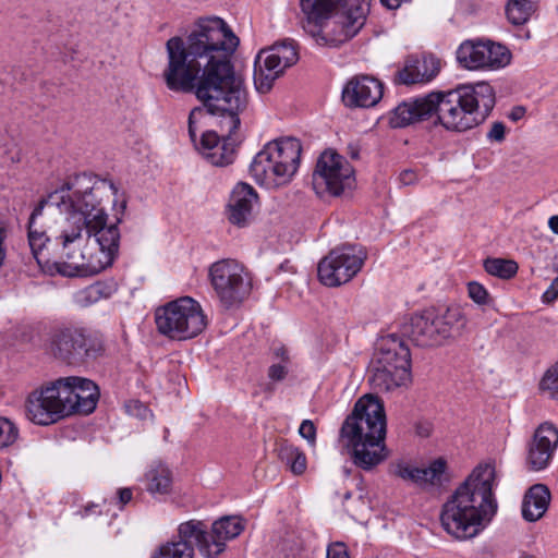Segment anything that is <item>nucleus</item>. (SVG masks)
Returning <instances> with one entry per match:
<instances>
[{
    "instance_id": "18",
    "label": "nucleus",
    "mask_w": 558,
    "mask_h": 558,
    "mask_svg": "<svg viewBox=\"0 0 558 558\" xmlns=\"http://www.w3.org/2000/svg\"><path fill=\"white\" fill-rule=\"evenodd\" d=\"M558 449V428L550 422L539 424L526 444L525 465L530 471L547 469Z\"/></svg>"
},
{
    "instance_id": "12",
    "label": "nucleus",
    "mask_w": 558,
    "mask_h": 558,
    "mask_svg": "<svg viewBox=\"0 0 558 558\" xmlns=\"http://www.w3.org/2000/svg\"><path fill=\"white\" fill-rule=\"evenodd\" d=\"M155 323L159 333L182 341L202 333L207 326V318L197 301L182 296L158 307Z\"/></svg>"
},
{
    "instance_id": "39",
    "label": "nucleus",
    "mask_w": 558,
    "mask_h": 558,
    "mask_svg": "<svg viewBox=\"0 0 558 558\" xmlns=\"http://www.w3.org/2000/svg\"><path fill=\"white\" fill-rule=\"evenodd\" d=\"M351 498H352V493L347 492L343 495V506L348 513H350L352 517H355V514H357V512L361 509H363L367 506V500H366V497L364 494V489L362 487H359V494H357L355 500L353 501V504L348 502L349 499H351Z\"/></svg>"
},
{
    "instance_id": "19",
    "label": "nucleus",
    "mask_w": 558,
    "mask_h": 558,
    "mask_svg": "<svg viewBox=\"0 0 558 558\" xmlns=\"http://www.w3.org/2000/svg\"><path fill=\"white\" fill-rule=\"evenodd\" d=\"M383 97V84L375 77L360 75L351 78L342 90V101L345 106L369 108Z\"/></svg>"
},
{
    "instance_id": "33",
    "label": "nucleus",
    "mask_w": 558,
    "mask_h": 558,
    "mask_svg": "<svg viewBox=\"0 0 558 558\" xmlns=\"http://www.w3.org/2000/svg\"><path fill=\"white\" fill-rule=\"evenodd\" d=\"M484 269L492 276L508 280L517 275L519 266L512 259L486 258Z\"/></svg>"
},
{
    "instance_id": "46",
    "label": "nucleus",
    "mask_w": 558,
    "mask_h": 558,
    "mask_svg": "<svg viewBox=\"0 0 558 558\" xmlns=\"http://www.w3.org/2000/svg\"><path fill=\"white\" fill-rule=\"evenodd\" d=\"M119 502L124 506L131 501L133 493L131 488H120L117 492Z\"/></svg>"
},
{
    "instance_id": "5",
    "label": "nucleus",
    "mask_w": 558,
    "mask_h": 558,
    "mask_svg": "<svg viewBox=\"0 0 558 558\" xmlns=\"http://www.w3.org/2000/svg\"><path fill=\"white\" fill-rule=\"evenodd\" d=\"M99 390L87 378H59L33 391L26 403L27 417L38 425H50L72 414H89L98 402Z\"/></svg>"
},
{
    "instance_id": "48",
    "label": "nucleus",
    "mask_w": 558,
    "mask_h": 558,
    "mask_svg": "<svg viewBox=\"0 0 558 558\" xmlns=\"http://www.w3.org/2000/svg\"><path fill=\"white\" fill-rule=\"evenodd\" d=\"M400 182L404 185H410L415 182L416 174L411 170H405L400 174Z\"/></svg>"
},
{
    "instance_id": "8",
    "label": "nucleus",
    "mask_w": 558,
    "mask_h": 558,
    "mask_svg": "<svg viewBox=\"0 0 558 558\" xmlns=\"http://www.w3.org/2000/svg\"><path fill=\"white\" fill-rule=\"evenodd\" d=\"M433 113L449 131L464 132L482 123L493 110L496 98L486 82L462 85L447 93H430Z\"/></svg>"
},
{
    "instance_id": "49",
    "label": "nucleus",
    "mask_w": 558,
    "mask_h": 558,
    "mask_svg": "<svg viewBox=\"0 0 558 558\" xmlns=\"http://www.w3.org/2000/svg\"><path fill=\"white\" fill-rule=\"evenodd\" d=\"M548 226L554 233L558 234V216L550 217Z\"/></svg>"
},
{
    "instance_id": "14",
    "label": "nucleus",
    "mask_w": 558,
    "mask_h": 558,
    "mask_svg": "<svg viewBox=\"0 0 558 558\" xmlns=\"http://www.w3.org/2000/svg\"><path fill=\"white\" fill-rule=\"evenodd\" d=\"M366 258L367 254L362 246H337L318 263V279L326 287L344 284L356 276Z\"/></svg>"
},
{
    "instance_id": "28",
    "label": "nucleus",
    "mask_w": 558,
    "mask_h": 558,
    "mask_svg": "<svg viewBox=\"0 0 558 558\" xmlns=\"http://www.w3.org/2000/svg\"><path fill=\"white\" fill-rule=\"evenodd\" d=\"M146 489L150 494L166 495L171 492V471L163 464L151 466L146 473Z\"/></svg>"
},
{
    "instance_id": "16",
    "label": "nucleus",
    "mask_w": 558,
    "mask_h": 558,
    "mask_svg": "<svg viewBox=\"0 0 558 558\" xmlns=\"http://www.w3.org/2000/svg\"><path fill=\"white\" fill-rule=\"evenodd\" d=\"M354 182V170L343 156L331 150L319 156L313 173V186L317 194L339 196L345 190H351Z\"/></svg>"
},
{
    "instance_id": "50",
    "label": "nucleus",
    "mask_w": 558,
    "mask_h": 558,
    "mask_svg": "<svg viewBox=\"0 0 558 558\" xmlns=\"http://www.w3.org/2000/svg\"><path fill=\"white\" fill-rule=\"evenodd\" d=\"M380 1L388 9H397L401 3V0H380Z\"/></svg>"
},
{
    "instance_id": "41",
    "label": "nucleus",
    "mask_w": 558,
    "mask_h": 558,
    "mask_svg": "<svg viewBox=\"0 0 558 558\" xmlns=\"http://www.w3.org/2000/svg\"><path fill=\"white\" fill-rule=\"evenodd\" d=\"M299 434L314 446L316 442V427L311 420H304L299 428Z\"/></svg>"
},
{
    "instance_id": "7",
    "label": "nucleus",
    "mask_w": 558,
    "mask_h": 558,
    "mask_svg": "<svg viewBox=\"0 0 558 558\" xmlns=\"http://www.w3.org/2000/svg\"><path fill=\"white\" fill-rule=\"evenodd\" d=\"M90 181V174H77L41 198L33 209L27 221V242L39 265L51 260L48 244L56 235L51 221L60 225L62 217L84 201V192H88Z\"/></svg>"
},
{
    "instance_id": "54",
    "label": "nucleus",
    "mask_w": 558,
    "mask_h": 558,
    "mask_svg": "<svg viewBox=\"0 0 558 558\" xmlns=\"http://www.w3.org/2000/svg\"><path fill=\"white\" fill-rule=\"evenodd\" d=\"M125 207H126V203H125V202H123V203H122V205H121V209H122V211L125 209Z\"/></svg>"
},
{
    "instance_id": "45",
    "label": "nucleus",
    "mask_w": 558,
    "mask_h": 558,
    "mask_svg": "<svg viewBox=\"0 0 558 558\" xmlns=\"http://www.w3.org/2000/svg\"><path fill=\"white\" fill-rule=\"evenodd\" d=\"M558 299V276L551 281L548 289L543 294V302L551 303Z\"/></svg>"
},
{
    "instance_id": "15",
    "label": "nucleus",
    "mask_w": 558,
    "mask_h": 558,
    "mask_svg": "<svg viewBox=\"0 0 558 558\" xmlns=\"http://www.w3.org/2000/svg\"><path fill=\"white\" fill-rule=\"evenodd\" d=\"M299 60L296 45L283 39L262 50L254 64V84L259 93H268L283 71Z\"/></svg>"
},
{
    "instance_id": "22",
    "label": "nucleus",
    "mask_w": 558,
    "mask_h": 558,
    "mask_svg": "<svg viewBox=\"0 0 558 558\" xmlns=\"http://www.w3.org/2000/svg\"><path fill=\"white\" fill-rule=\"evenodd\" d=\"M440 71V61L434 56L409 57L404 66L396 73L395 82L412 85L432 81Z\"/></svg>"
},
{
    "instance_id": "2",
    "label": "nucleus",
    "mask_w": 558,
    "mask_h": 558,
    "mask_svg": "<svg viewBox=\"0 0 558 558\" xmlns=\"http://www.w3.org/2000/svg\"><path fill=\"white\" fill-rule=\"evenodd\" d=\"M117 192L111 181L92 175L84 201L62 217L54 235L58 250L53 262L60 274L86 277L112 265L119 252L121 218L107 225L102 202Z\"/></svg>"
},
{
    "instance_id": "34",
    "label": "nucleus",
    "mask_w": 558,
    "mask_h": 558,
    "mask_svg": "<svg viewBox=\"0 0 558 558\" xmlns=\"http://www.w3.org/2000/svg\"><path fill=\"white\" fill-rule=\"evenodd\" d=\"M244 526L240 517H223L213 523V531L225 543L240 535Z\"/></svg>"
},
{
    "instance_id": "3",
    "label": "nucleus",
    "mask_w": 558,
    "mask_h": 558,
    "mask_svg": "<svg viewBox=\"0 0 558 558\" xmlns=\"http://www.w3.org/2000/svg\"><path fill=\"white\" fill-rule=\"evenodd\" d=\"M492 464H480L445 502L440 513L442 527L458 539L474 537L497 511Z\"/></svg>"
},
{
    "instance_id": "20",
    "label": "nucleus",
    "mask_w": 558,
    "mask_h": 558,
    "mask_svg": "<svg viewBox=\"0 0 558 558\" xmlns=\"http://www.w3.org/2000/svg\"><path fill=\"white\" fill-rule=\"evenodd\" d=\"M258 195L256 191L247 183L240 182L232 190L228 205V220L239 227L247 226L253 216V208L257 204Z\"/></svg>"
},
{
    "instance_id": "40",
    "label": "nucleus",
    "mask_w": 558,
    "mask_h": 558,
    "mask_svg": "<svg viewBox=\"0 0 558 558\" xmlns=\"http://www.w3.org/2000/svg\"><path fill=\"white\" fill-rule=\"evenodd\" d=\"M415 471H417V468H412L403 462H399L390 466V473L392 475L417 484Z\"/></svg>"
},
{
    "instance_id": "30",
    "label": "nucleus",
    "mask_w": 558,
    "mask_h": 558,
    "mask_svg": "<svg viewBox=\"0 0 558 558\" xmlns=\"http://www.w3.org/2000/svg\"><path fill=\"white\" fill-rule=\"evenodd\" d=\"M194 547L191 538L187 539L180 534L178 529V539L168 542L160 546L154 558H193Z\"/></svg>"
},
{
    "instance_id": "44",
    "label": "nucleus",
    "mask_w": 558,
    "mask_h": 558,
    "mask_svg": "<svg viewBox=\"0 0 558 558\" xmlns=\"http://www.w3.org/2000/svg\"><path fill=\"white\" fill-rule=\"evenodd\" d=\"M326 558H349L345 545L336 543L328 547Z\"/></svg>"
},
{
    "instance_id": "43",
    "label": "nucleus",
    "mask_w": 558,
    "mask_h": 558,
    "mask_svg": "<svg viewBox=\"0 0 558 558\" xmlns=\"http://www.w3.org/2000/svg\"><path fill=\"white\" fill-rule=\"evenodd\" d=\"M505 131L506 126L502 122H495L487 133V137L490 141L501 142L505 138Z\"/></svg>"
},
{
    "instance_id": "17",
    "label": "nucleus",
    "mask_w": 558,
    "mask_h": 558,
    "mask_svg": "<svg viewBox=\"0 0 558 558\" xmlns=\"http://www.w3.org/2000/svg\"><path fill=\"white\" fill-rule=\"evenodd\" d=\"M511 53L500 44L490 40H465L457 50V60L465 69L496 70L509 64Z\"/></svg>"
},
{
    "instance_id": "11",
    "label": "nucleus",
    "mask_w": 558,
    "mask_h": 558,
    "mask_svg": "<svg viewBox=\"0 0 558 558\" xmlns=\"http://www.w3.org/2000/svg\"><path fill=\"white\" fill-rule=\"evenodd\" d=\"M466 323V316L459 306H449L442 313L429 308L413 314L403 326V335L417 347H436L460 336Z\"/></svg>"
},
{
    "instance_id": "10",
    "label": "nucleus",
    "mask_w": 558,
    "mask_h": 558,
    "mask_svg": "<svg viewBox=\"0 0 558 558\" xmlns=\"http://www.w3.org/2000/svg\"><path fill=\"white\" fill-rule=\"evenodd\" d=\"M41 350L61 363L81 366L99 356L104 347L85 328L57 324L45 328Z\"/></svg>"
},
{
    "instance_id": "36",
    "label": "nucleus",
    "mask_w": 558,
    "mask_h": 558,
    "mask_svg": "<svg viewBox=\"0 0 558 558\" xmlns=\"http://www.w3.org/2000/svg\"><path fill=\"white\" fill-rule=\"evenodd\" d=\"M19 436L16 426L8 418L0 417V449L15 442Z\"/></svg>"
},
{
    "instance_id": "37",
    "label": "nucleus",
    "mask_w": 558,
    "mask_h": 558,
    "mask_svg": "<svg viewBox=\"0 0 558 558\" xmlns=\"http://www.w3.org/2000/svg\"><path fill=\"white\" fill-rule=\"evenodd\" d=\"M539 386L542 390L548 391L551 398L558 400V363L546 371Z\"/></svg>"
},
{
    "instance_id": "53",
    "label": "nucleus",
    "mask_w": 558,
    "mask_h": 558,
    "mask_svg": "<svg viewBox=\"0 0 558 558\" xmlns=\"http://www.w3.org/2000/svg\"><path fill=\"white\" fill-rule=\"evenodd\" d=\"M520 558H537L534 555L523 554Z\"/></svg>"
},
{
    "instance_id": "35",
    "label": "nucleus",
    "mask_w": 558,
    "mask_h": 558,
    "mask_svg": "<svg viewBox=\"0 0 558 558\" xmlns=\"http://www.w3.org/2000/svg\"><path fill=\"white\" fill-rule=\"evenodd\" d=\"M446 471V461L441 458L433 461L427 468H417V484H436Z\"/></svg>"
},
{
    "instance_id": "51",
    "label": "nucleus",
    "mask_w": 558,
    "mask_h": 558,
    "mask_svg": "<svg viewBox=\"0 0 558 558\" xmlns=\"http://www.w3.org/2000/svg\"><path fill=\"white\" fill-rule=\"evenodd\" d=\"M524 113V110L523 108H517L512 113H511V118L513 120H518L520 119Z\"/></svg>"
},
{
    "instance_id": "21",
    "label": "nucleus",
    "mask_w": 558,
    "mask_h": 558,
    "mask_svg": "<svg viewBox=\"0 0 558 558\" xmlns=\"http://www.w3.org/2000/svg\"><path fill=\"white\" fill-rule=\"evenodd\" d=\"M180 534L187 539L191 538L193 547L196 546L206 558H216L226 547V543L219 539L213 530L208 532L202 521L191 520L181 523Z\"/></svg>"
},
{
    "instance_id": "32",
    "label": "nucleus",
    "mask_w": 558,
    "mask_h": 558,
    "mask_svg": "<svg viewBox=\"0 0 558 558\" xmlns=\"http://www.w3.org/2000/svg\"><path fill=\"white\" fill-rule=\"evenodd\" d=\"M534 12V5L531 0H509L506 7V14L509 22L513 25H523Z\"/></svg>"
},
{
    "instance_id": "52",
    "label": "nucleus",
    "mask_w": 558,
    "mask_h": 558,
    "mask_svg": "<svg viewBox=\"0 0 558 558\" xmlns=\"http://www.w3.org/2000/svg\"><path fill=\"white\" fill-rule=\"evenodd\" d=\"M554 269L558 272V255L555 257Z\"/></svg>"
},
{
    "instance_id": "26",
    "label": "nucleus",
    "mask_w": 558,
    "mask_h": 558,
    "mask_svg": "<svg viewBox=\"0 0 558 558\" xmlns=\"http://www.w3.org/2000/svg\"><path fill=\"white\" fill-rule=\"evenodd\" d=\"M550 502V492L544 484L531 486L524 495L522 502V517L529 522L543 518Z\"/></svg>"
},
{
    "instance_id": "6",
    "label": "nucleus",
    "mask_w": 558,
    "mask_h": 558,
    "mask_svg": "<svg viewBox=\"0 0 558 558\" xmlns=\"http://www.w3.org/2000/svg\"><path fill=\"white\" fill-rule=\"evenodd\" d=\"M303 28L319 46L337 47L363 27L367 0H301Z\"/></svg>"
},
{
    "instance_id": "1",
    "label": "nucleus",
    "mask_w": 558,
    "mask_h": 558,
    "mask_svg": "<svg viewBox=\"0 0 558 558\" xmlns=\"http://www.w3.org/2000/svg\"><path fill=\"white\" fill-rule=\"evenodd\" d=\"M239 38L220 17L201 19L186 38L171 37L166 44L168 65L163 71L167 87L173 92L192 93L204 108L195 107L189 114V134L194 142L195 124L205 110L220 118L222 140L233 137L241 124L240 113L248 104L243 80L234 72L231 56Z\"/></svg>"
},
{
    "instance_id": "13",
    "label": "nucleus",
    "mask_w": 558,
    "mask_h": 558,
    "mask_svg": "<svg viewBox=\"0 0 558 558\" xmlns=\"http://www.w3.org/2000/svg\"><path fill=\"white\" fill-rule=\"evenodd\" d=\"M210 284L226 308L241 304L251 292V279L234 259H221L209 267Z\"/></svg>"
},
{
    "instance_id": "47",
    "label": "nucleus",
    "mask_w": 558,
    "mask_h": 558,
    "mask_svg": "<svg viewBox=\"0 0 558 558\" xmlns=\"http://www.w3.org/2000/svg\"><path fill=\"white\" fill-rule=\"evenodd\" d=\"M274 354L276 357L281 360V363L288 364L290 362L289 352L286 347L280 345L274 349Z\"/></svg>"
},
{
    "instance_id": "4",
    "label": "nucleus",
    "mask_w": 558,
    "mask_h": 558,
    "mask_svg": "<svg viewBox=\"0 0 558 558\" xmlns=\"http://www.w3.org/2000/svg\"><path fill=\"white\" fill-rule=\"evenodd\" d=\"M340 438L353 464L372 471L389 456L385 445L386 413L381 400L373 395L361 397L344 420Z\"/></svg>"
},
{
    "instance_id": "27",
    "label": "nucleus",
    "mask_w": 558,
    "mask_h": 558,
    "mask_svg": "<svg viewBox=\"0 0 558 558\" xmlns=\"http://www.w3.org/2000/svg\"><path fill=\"white\" fill-rule=\"evenodd\" d=\"M410 376L411 373H398L393 368L373 362L368 383L375 390L387 392L405 385Z\"/></svg>"
},
{
    "instance_id": "42",
    "label": "nucleus",
    "mask_w": 558,
    "mask_h": 558,
    "mask_svg": "<svg viewBox=\"0 0 558 558\" xmlns=\"http://www.w3.org/2000/svg\"><path fill=\"white\" fill-rule=\"evenodd\" d=\"M288 374L287 364L277 363L272 364L268 368V377L274 381H281Z\"/></svg>"
},
{
    "instance_id": "25",
    "label": "nucleus",
    "mask_w": 558,
    "mask_h": 558,
    "mask_svg": "<svg viewBox=\"0 0 558 558\" xmlns=\"http://www.w3.org/2000/svg\"><path fill=\"white\" fill-rule=\"evenodd\" d=\"M235 142L222 140L216 131L203 133L201 138V151L214 166H227L234 159Z\"/></svg>"
},
{
    "instance_id": "38",
    "label": "nucleus",
    "mask_w": 558,
    "mask_h": 558,
    "mask_svg": "<svg viewBox=\"0 0 558 558\" xmlns=\"http://www.w3.org/2000/svg\"><path fill=\"white\" fill-rule=\"evenodd\" d=\"M468 294L474 303L481 306L487 305L492 301L486 288L477 281L468 283Z\"/></svg>"
},
{
    "instance_id": "23",
    "label": "nucleus",
    "mask_w": 558,
    "mask_h": 558,
    "mask_svg": "<svg viewBox=\"0 0 558 558\" xmlns=\"http://www.w3.org/2000/svg\"><path fill=\"white\" fill-rule=\"evenodd\" d=\"M373 362L393 368L398 373H410V349L397 336H388L379 342Z\"/></svg>"
},
{
    "instance_id": "31",
    "label": "nucleus",
    "mask_w": 558,
    "mask_h": 558,
    "mask_svg": "<svg viewBox=\"0 0 558 558\" xmlns=\"http://www.w3.org/2000/svg\"><path fill=\"white\" fill-rule=\"evenodd\" d=\"M280 460L284 462L295 475L303 474L306 470V457L296 447L290 444H281L278 453Z\"/></svg>"
},
{
    "instance_id": "9",
    "label": "nucleus",
    "mask_w": 558,
    "mask_h": 558,
    "mask_svg": "<svg viewBox=\"0 0 558 558\" xmlns=\"http://www.w3.org/2000/svg\"><path fill=\"white\" fill-rule=\"evenodd\" d=\"M302 146L293 137L267 143L256 154L250 166L255 181L267 189H277L288 184L300 166Z\"/></svg>"
},
{
    "instance_id": "29",
    "label": "nucleus",
    "mask_w": 558,
    "mask_h": 558,
    "mask_svg": "<svg viewBox=\"0 0 558 558\" xmlns=\"http://www.w3.org/2000/svg\"><path fill=\"white\" fill-rule=\"evenodd\" d=\"M114 291L116 286L113 283L97 281L81 290L76 294V301L82 306H89L92 304L99 302L102 299L110 298L114 293Z\"/></svg>"
},
{
    "instance_id": "24",
    "label": "nucleus",
    "mask_w": 558,
    "mask_h": 558,
    "mask_svg": "<svg viewBox=\"0 0 558 558\" xmlns=\"http://www.w3.org/2000/svg\"><path fill=\"white\" fill-rule=\"evenodd\" d=\"M433 114V100L430 94L423 98L404 101L396 107L389 118L392 128H404L418 121L428 119Z\"/></svg>"
}]
</instances>
